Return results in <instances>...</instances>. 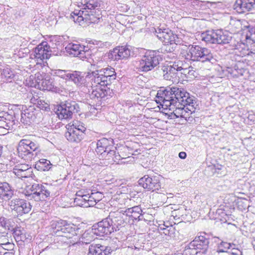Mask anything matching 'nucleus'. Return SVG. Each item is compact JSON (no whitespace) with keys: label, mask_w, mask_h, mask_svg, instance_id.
<instances>
[{"label":"nucleus","mask_w":255,"mask_h":255,"mask_svg":"<svg viewBox=\"0 0 255 255\" xmlns=\"http://www.w3.org/2000/svg\"><path fill=\"white\" fill-rule=\"evenodd\" d=\"M51 187L47 184L45 185L34 183L31 186H27L23 192L26 198L31 201L27 202L22 199H13L11 200L8 205L10 209L16 211L18 214H27L31 210L33 206V201L38 202L44 201L50 196Z\"/></svg>","instance_id":"nucleus-1"},{"label":"nucleus","mask_w":255,"mask_h":255,"mask_svg":"<svg viewBox=\"0 0 255 255\" xmlns=\"http://www.w3.org/2000/svg\"><path fill=\"white\" fill-rule=\"evenodd\" d=\"M50 226L54 233L57 237L63 238V242H67L66 240H71L70 243L74 244L78 241L83 244H90L94 240L95 235L93 228L86 231L81 236L80 228L74 224H69L63 220H53Z\"/></svg>","instance_id":"nucleus-2"},{"label":"nucleus","mask_w":255,"mask_h":255,"mask_svg":"<svg viewBox=\"0 0 255 255\" xmlns=\"http://www.w3.org/2000/svg\"><path fill=\"white\" fill-rule=\"evenodd\" d=\"M180 55L187 60L202 62L213 63L215 60L211 51L199 45H189L183 46L180 50Z\"/></svg>","instance_id":"nucleus-3"},{"label":"nucleus","mask_w":255,"mask_h":255,"mask_svg":"<svg viewBox=\"0 0 255 255\" xmlns=\"http://www.w3.org/2000/svg\"><path fill=\"white\" fill-rule=\"evenodd\" d=\"M82 2V6L80 10H75L71 14V18L75 22L80 23L85 21L88 23H97L100 17L95 16L93 13L92 10L98 6V2L96 0H86Z\"/></svg>","instance_id":"nucleus-4"},{"label":"nucleus","mask_w":255,"mask_h":255,"mask_svg":"<svg viewBox=\"0 0 255 255\" xmlns=\"http://www.w3.org/2000/svg\"><path fill=\"white\" fill-rule=\"evenodd\" d=\"M177 90H178V87H173L158 91L155 97L156 102L164 109H169L174 112L176 101L175 93Z\"/></svg>","instance_id":"nucleus-5"},{"label":"nucleus","mask_w":255,"mask_h":255,"mask_svg":"<svg viewBox=\"0 0 255 255\" xmlns=\"http://www.w3.org/2000/svg\"><path fill=\"white\" fill-rule=\"evenodd\" d=\"M201 38L207 43L218 44H228L232 40V36L227 31L220 29L208 30L203 32Z\"/></svg>","instance_id":"nucleus-6"},{"label":"nucleus","mask_w":255,"mask_h":255,"mask_svg":"<svg viewBox=\"0 0 255 255\" xmlns=\"http://www.w3.org/2000/svg\"><path fill=\"white\" fill-rule=\"evenodd\" d=\"M38 144L27 139H21L17 147L18 155L25 160L31 161L36 156Z\"/></svg>","instance_id":"nucleus-7"},{"label":"nucleus","mask_w":255,"mask_h":255,"mask_svg":"<svg viewBox=\"0 0 255 255\" xmlns=\"http://www.w3.org/2000/svg\"><path fill=\"white\" fill-rule=\"evenodd\" d=\"M161 60L162 57L158 51H147L140 61L139 68L142 71L148 72L156 67Z\"/></svg>","instance_id":"nucleus-8"},{"label":"nucleus","mask_w":255,"mask_h":255,"mask_svg":"<svg viewBox=\"0 0 255 255\" xmlns=\"http://www.w3.org/2000/svg\"><path fill=\"white\" fill-rule=\"evenodd\" d=\"M184 65L183 62L179 60L175 61L172 65H170L166 68V72L163 74L164 79L169 80L173 83H178L179 81V76H181V72L183 66Z\"/></svg>","instance_id":"nucleus-9"},{"label":"nucleus","mask_w":255,"mask_h":255,"mask_svg":"<svg viewBox=\"0 0 255 255\" xmlns=\"http://www.w3.org/2000/svg\"><path fill=\"white\" fill-rule=\"evenodd\" d=\"M51 55L50 46L47 42H42L35 48L33 56L37 64L42 65L44 60L48 59Z\"/></svg>","instance_id":"nucleus-10"},{"label":"nucleus","mask_w":255,"mask_h":255,"mask_svg":"<svg viewBox=\"0 0 255 255\" xmlns=\"http://www.w3.org/2000/svg\"><path fill=\"white\" fill-rule=\"evenodd\" d=\"M77 104L75 102H68L62 104L57 107L56 113L59 119H68L71 118L76 109Z\"/></svg>","instance_id":"nucleus-11"},{"label":"nucleus","mask_w":255,"mask_h":255,"mask_svg":"<svg viewBox=\"0 0 255 255\" xmlns=\"http://www.w3.org/2000/svg\"><path fill=\"white\" fill-rule=\"evenodd\" d=\"M124 211V209H122L115 212H111L107 217L116 231L119 230V227L124 226L125 224L129 223V221L128 220L127 216Z\"/></svg>","instance_id":"nucleus-12"},{"label":"nucleus","mask_w":255,"mask_h":255,"mask_svg":"<svg viewBox=\"0 0 255 255\" xmlns=\"http://www.w3.org/2000/svg\"><path fill=\"white\" fill-rule=\"evenodd\" d=\"M155 33L157 37L164 43V45L177 44V36L174 34L169 28L158 27L155 29Z\"/></svg>","instance_id":"nucleus-13"},{"label":"nucleus","mask_w":255,"mask_h":255,"mask_svg":"<svg viewBox=\"0 0 255 255\" xmlns=\"http://www.w3.org/2000/svg\"><path fill=\"white\" fill-rule=\"evenodd\" d=\"M13 173L16 176L11 181V184H16L22 178H28L32 175V169L27 164H18L13 169Z\"/></svg>","instance_id":"nucleus-14"},{"label":"nucleus","mask_w":255,"mask_h":255,"mask_svg":"<svg viewBox=\"0 0 255 255\" xmlns=\"http://www.w3.org/2000/svg\"><path fill=\"white\" fill-rule=\"evenodd\" d=\"M175 93L176 106L174 111V114L177 117H184L183 113L185 112L182 106L187 99L190 96L189 93L185 91L183 89L178 88Z\"/></svg>","instance_id":"nucleus-15"},{"label":"nucleus","mask_w":255,"mask_h":255,"mask_svg":"<svg viewBox=\"0 0 255 255\" xmlns=\"http://www.w3.org/2000/svg\"><path fill=\"white\" fill-rule=\"evenodd\" d=\"M138 184L143 188L152 192L158 190L161 185L158 176L144 175L138 180Z\"/></svg>","instance_id":"nucleus-16"},{"label":"nucleus","mask_w":255,"mask_h":255,"mask_svg":"<svg viewBox=\"0 0 255 255\" xmlns=\"http://www.w3.org/2000/svg\"><path fill=\"white\" fill-rule=\"evenodd\" d=\"M108 218H106L93 226V230L97 236H103L108 235L114 232L113 225Z\"/></svg>","instance_id":"nucleus-17"},{"label":"nucleus","mask_w":255,"mask_h":255,"mask_svg":"<svg viewBox=\"0 0 255 255\" xmlns=\"http://www.w3.org/2000/svg\"><path fill=\"white\" fill-rule=\"evenodd\" d=\"M102 73V71L98 70L88 74L87 79L88 81L90 80V83L88 82L86 84V87H96L109 85L107 81L105 80V77L103 76Z\"/></svg>","instance_id":"nucleus-18"},{"label":"nucleus","mask_w":255,"mask_h":255,"mask_svg":"<svg viewBox=\"0 0 255 255\" xmlns=\"http://www.w3.org/2000/svg\"><path fill=\"white\" fill-rule=\"evenodd\" d=\"M130 52L127 46L117 47L110 52L109 57L113 60L127 59L130 55Z\"/></svg>","instance_id":"nucleus-19"},{"label":"nucleus","mask_w":255,"mask_h":255,"mask_svg":"<svg viewBox=\"0 0 255 255\" xmlns=\"http://www.w3.org/2000/svg\"><path fill=\"white\" fill-rule=\"evenodd\" d=\"M65 48L67 53L74 57H78L81 59L86 57L85 53L87 51V47L84 45L70 43Z\"/></svg>","instance_id":"nucleus-20"},{"label":"nucleus","mask_w":255,"mask_h":255,"mask_svg":"<svg viewBox=\"0 0 255 255\" xmlns=\"http://www.w3.org/2000/svg\"><path fill=\"white\" fill-rule=\"evenodd\" d=\"M255 7V0H236L234 8L242 13L252 10Z\"/></svg>","instance_id":"nucleus-21"},{"label":"nucleus","mask_w":255,"mask_h":255,"mask_svg":"<svg viewBox=\"0 0 255 255\" xmlns=\"http://www.w3.org/2000/svg\"><path fill=\"white\" fill-rule=\"evenodd\" d=\"M124 212L127 216L128 220L129 221V224L132 223L134 220H141L142 219L141 218L142 211L138 206L126 209Z\"/></svg>","instance_id":"nucleus-22"},{"label":"nucleus","mask_w":255,"mask_h":255,"mask_svg":"<svg viewBox=\"0 0 255 255\" xmlns=\"http://www.w3.org/2000/svg\"><path fill=\"white\" fill-rule=\"evenodd\" d=\"M112 252L110 247L100 244L91 245L88 255H110Z\"/></svg>","instance_id":"nucleus-23"},{"label":"nucleus","mask_w":255,"mask_h":255,"mask_svg":"<svg viewBox=\"0 0 255 255\" xmlns=\"http://www.w3.org/2000/svg\"><path fill=\"white\" fill-rule=\"evenodd\" d=\"M100 159L106 160L108 163L113 164L116 162L119 164V161L121 160V155L119 153H116V148L115 147L112 146V148H110L105 153L100 156Z\"/></svg>","instance_id":"nucleus-24"},{"label":"nucleus","mask_w":255,"mask_h":255,"mask_svg":"<svg viewBox=\"0 0 255 255\" xmlns=\"http://www.w3.org/2000/svg\"><path fill=\"white\" fill-rule=\"evenodd\" d=\"M87 76H84V74L77 71H71L68 81L73 82L77 86H86V83L88 81Z\"/></svg>","instance_id":"nucleus-25"},{"label":"nucleus","mask_w":255,"mask_h":255,"mask_svg":"<svg viewBox=\"0 0 255 255\" xmlns=\"http://www.w3.org/2000/svg\"><path fill=\"white\" fill-rule=\"evenodd\" d=\"M14 194V190L7 182L0 183V199L7 201L12 198Z\"/></svg>","instance_id":"nucleus-26"},{"label":"nucleus","mask_w":255,"mask_h":255,"mask_svg":"<svg viewBox=\"0 0 255 255\" xmlns=\"http://www.w3.org/2000/svg\"><path fill=\"white\" fill-rule=\"evenodd\" d=\"M84 135L85 133H82L81 131L71 128H68L65 133L67 139L72 142H79L83 139Z\"/></svg>","instance_id":"nucleus-27"},{"label":"nucleus","mask_w":255,"mask_h":255,"mask_svg":"<svg viewBox=\"0 0 255 255\" xmlns=\"http://www.w3.org/2000/svg\"><path fill=\"white\" fill-rule=\"evenodd\" d=\"M209 241L208 238L204 236H200L195 239L190 244V247H193L195 249L202 250L205 252L208 247Z\"/></svg>","instance_id":"nucleus-28"},{"label":"nucleus","mask_w":255,"mask_h":255,"mask_svg":"<svg viewBox=\"0 0 255 255\" xmlns=\"http://www.w3.org/2000/svg\"><path fill=\"white\" fill-rule=\"evenodd\" d=\"M111 143L112 141L106 138H103L98 140L96 152L99 155V157L110 148H112L113 145H111Z\"/></svg>","instance_id":"nucleus-29"},{"label":"nucleus","mask_w":255,"mask_h":255,"mask_svg":"<svg viewBox=\"0 0 255 255\" xmlns=\"http://www.w3.org/2000/svg\"><path fill=\"white\" fill-rule=\"evenodd\" d=\"M91 89L89 90V92L91 93L90 96L91 99H103L107 95V92L105 90H103L100 87H88Z\"/></svg>","instance_id":"nucleus-30"},{"label":"nucleus","mask_w":255,"mask_h":255,"mask_svg":"<svg viewBox=\"0 0 255 255\" xmlns=\"http://www.w3.org/2000/svg\"><path fill=\"white\" fill-rule=\"evenodd\" d=\"M44 74V78L41 82H38V87L42 90H52L54 87L52 79L50 76Z\"/></svg>","instance_id":"nucleus-31"},{"label":"nucleus","mask_w":255,"mask_h":255,"mask_svg":"<svg viewBox=\"0 0 255 255\" xmlns=\"http://www.w3.org/2000/svg\"><path fill=\"white\" fill-rule=\"evenodd\" d=\"M102 71V75L106 78L105 80L107 81L108 85H110L112 81L116 79V75L114 69L113 68H106L99 70Z\"/></svg>","instance_id":"nucleus-32"},{"label":"nucleus","mask_w":255,"mask_h":255,"mask_svg":"<svg viewBox=\"0 0 255 255\" xmlns=\"http://www.w3.org/2000/svg\"><path fill=\"white\" fill-rule=\"evenodd\" d=\"M51 165L50 161L41 159L35 164V168L38 170L48 171L51 168Z\"/></svg>","instance_id":"nucleus-33"},{"label":"nucleus","mask_w":255,"mask_h":255,"mask_svg":"<svg viewBox=\"0 0 255 255\" xmlns=\"http://www.w3.org/2000/svg\"><path fill=\"white\" fill-rule=\"evenodd\" d=\"M235 245L234 244H230L227 242H222L218 246L217 252L218 253H225L226 255H227V253H230L228 250L230 249L233 250L235 249Z\"/></svg>","instance_id":"nucleus-34"},{"label":"nucleus","mask_w":255,"mask_h":255,"mask_svg":"<svg viewBox=\"0 0 255 255\" xmlns=\"http://www.w3.org/2000/svg\"><path fill=\"white\" fill-rule=\"evenodd\" d=\"M31 102L36 105V106L41 110L46 111L50 110L49 105L44 100L40 99L39 97L37 99L32 97L31 99Z\"/></svg>","instance_id":"nucleus-35"},{"label":"nucleus","mask_w":255,"mask_h":255,"mask_svg":"<svg viewBox=\"0 0 255 255\" xmlns=\"http://www.w3.org/2000/svg\"><path fill=\"white\" fill-rule=\"evenodd\" d=\"M184 104L182 106V108L184 109L186 107V109L193 113L195 112L196 109V107L197 106L196 104V101L194 99L193 97L190 96L185 102H184Z\"/></svg>","instance_id":"nucleus-36"},{"label":"nucleus","mask_w":255,"mask_h":255,"mask_svg":"<svg viewBox=\"0 0 255 255\" xmlns=\"http://www.w3.org/2000/svg\"><path fill=\"white\" fill-rule=\"evenodd\" d=\"M196 72L192 68L191 69H189L184 68V66H183V69H182L181 72V76L182 74L184 75V76L182 77V79L186 78V80H189L195 78L196 77Z\"/></svg>","instance_id":"nucleus-37"},{"label":"nucleus","mask_w":255,"mask_h":255,"mask_svg":"<svg viewBox=\"0 0 255 255\" xmlns=\"http://www.w3.org/2000/svg\"><path fill=\"white\" fill-rule=\"evenodd\" d=\"M227 71L233 77H238L244 75L245 70L243 68L239 69L238 66L235 65L234 68L228 67Z\"/></svg>","instance_id":"nucleus-38"},{"label":"nucleus","mask_w":255,"mask_h":255,"mask_svg":"<svg viewBox=\"0 0 255 255\" xmlns=\"http://www.w3.org/2000/svg\"><path fill=\"white\" fill-rule=\"evenodd\" d=\"M70 72V71L68 70L58 69L55 71V74L57 76H58L66 81H68Z\"/></svg>","instance_id":"nucleus-39"},{"label":"nucleus","mask_w":255,"mask_h":255,"mask_svg":"<svg viewBox=\"0 0 255 255\" xmlns=\"http://www.w3.org/2000/svg\"><path fill=\"white\" fill-rule=\"evenodd\" d=\"M70 128H73L75 130H78L79 131H81L82 133H84L86 129L84 125L78 121L74 122L72 125L70 126Z\"/></svg>","instance_id":"nucleus-40"},{"label":"nucleus","mask_w":255,"mask_h":255,"mask_svg":"<svg viewBox=\"0 0 255 255\" xmlns=\"http://www.w3.org/2000/svg\"><path fill=\"white\" fill-rule=\"evenodd\" d=\"M2 75L6 78L7 80L12 79L14 76V72L8 68H5L3 70Z\"/></svg>","instance_id":"nucleus-41"},{"label":"nucleus","mask_w":255,"mask_h":255,"mask_svg":"<svg viewBox=\"0 0 255 255\" xmlns=\"http://www.w3.org/2000/svg\"><path fill=\"white\" fill-rule=\"evenodd\" d=\"M13 234L14 238L19 240H21L24 237L22 231L19 228L14 229Z\"/></svg>","instance_id":"nucleus-42"},{"label":"nucleus","mask_w":255,"mask_h":255,"mask_svg":"<svg viewBox=\"0 0 255 255\" xmlns=\"http://www.w3.org/2000/svg\"><path fill=\"white\" fill-rule=\"evenodd\" d=\"M0 226L5 229H9V220L4 217L0 218Z\"/></svg>","instance_id":"nucleus-43"},{"label":"nucleus","mask_w":255,"mask_h":255,"mask_svg":"<svg viewBox=\"0 0 255 255\" xmlns=\"http://www.w3.org/2000/svg\"><path fill=\"white\" fill-rule=\"evenodd\" d=\"M89 198V199L88 200V202L84 205V208L94 206L97 203V201L95 200L94 197H92V194L91 195H90Z\"/></svg>","instance_id":"nucleus-44"},{"label":"nucleus","mask_w":255,"mask_h":255,"mask_svg":"<svg viewBox=\"0 0 255 255\" xmlns=\"http://www.w3.org/2000/svg\"><path fill=\"white\" fill-rule=\"evenodd\" d=\"M8 242L7 234H2L0 233V246H2L4 244L8 243Z\"/></svg>","instance_id":"nucleus-45"},{"label":"nucleus","mask_w":255,"mask_h":255,"mask_svg":"<svg viewBox=\"0 0 255 255\" xmlns=\"http://www.w3.org/2000/svg\"><path fill=\"white\" fill-rule=\"evenodd\" d=\"M91 194L97 202L101 201L103 197V194L100 192H92Z\"/></svg>","instance_id":"nucleus-46"},{"label":"nucleus","mask_w":255,"mask_h":255,"mask_svg":"<svg viewBox=\"0 0 255 255\" xmlns=\"http://www.w3.org/2000/svg\"><path fill=\"white\" fill-rule=\"evenodd\" d=\"M74 203L76 205L83 207H84V205L87 203L86 201H84L83 198L82 199L81 198H75Z\"/></svg>","instance_id":"nucleus-47"},{"label":"nucleus","mask_w":255,"mask_h":255,"mask_svg":"<svg viewBox=\"0 0 255 255\" xmlns=\"http://www.w3.org/2000/svg\"><path fill=\"white\" fill-rule=\"evenodd\" d=\"M2 249H3L5 251H9L11 250L14 247V245L11 244L9 242L8 243L4 244L2 245Z\"/></svg>","instance_id":"nucleus-48"},{"label":"nucleus","mask_w":255,"mask_h":255,"mask_svg":"<svg viewBox=\"0 0 255 255\" xmlns=\"http://www.w3.org/2000/svg\"><path fill=\"white\" fill-rule=\"evenodd\" d=\"M35 82L38 85V82H41L40 81H42L43 78H44V75L43 76L40 73H37L35 74Z\"/></svg>","instance_id":"nucleus-49"},{"label":"nucleus","mask_w":255,"mask_h":255,"mask_svg":"<svg viewBox=\"0 0 255 255\" xmlns=\"http://www.w3.org/2000/svg\"><path fill=\"white\" fill-rule=\"evenodd\" d=\"M175 45L176 44H175ZM173 45H174V44H173L172 45H170V44L165 45L164 49L166 52L171 53L174 50V47Z\"/></svg>","instance_id":"nucleus-50"},{"label":"nucleus","mask_w":255,"mask_h":255,"mask_svg":"<svg viewBox=\"0 0 255 255\" xmlns=\"http://www.w3.org/2000/svg\"><path fill=\"white\" fill-rule=\"evenodd\" d=\"M168 232H169V235H168V236L170 237H172L174 236V234L175 233V228L173 227V226H170L169 228H168Z\"/></svg>","instance_id":"nucleus-51"},{"label":"nucleus","mask_w":255,"mask_h":255,"mask_svg":"<svg viewBox=\"0 0 255 255\" xmlns=\"http://www.w3.org/2000/svg\"><path fill=\"white\" fill-rule=\"evenodd\" d=\"M168 228H164V227H162V226L159 227V230L160 231H162L163 233L167 236H168V235H169V232L168 231Z\"/></svg>","instance_id":"nucleus-52"},{"label":"nucleus","mask_w":255,"mask_h":255,"mask_svg":"<svg viewBox=\"0 0 255 255\" xmlns=\"http://www.w3.org/2000/svg\"><path fill=\"white\" fill-rule=\"evenodd\" d=\"M84 195L82 191H79L76 193L75 198H81L82 199Z\"/></svg>","instance_id":"nucleus-53"},{"label":"nucleus","mask_w":255,"mask_h":255,"mask_svg":"<svg viewBox=\"0 0 255 255\" xmlns=\"http://www.w3.org/2000/svg\"><path fill=\"white\" fill-rule=\"evenodd\" d=\"M179 157L181 158V159H185L186 157V153L185 152H183V151H182V152H180L179 153Z\"/></svg>","instance_id":"nucleus-54"},{"label":"nucleus","mask_w":255,"mask_h":255,"mask_svg":"<svg viewBox=\"0 0 255 255\" xmlns=\"http://www.w3.org/2000/svg\"><path fill=\"white\" fill-rule=\"evenodd\" d=\"M205 1H200L197 0H193V2L191 3V4L193 6L198 5L200 2H204Z\"/></svg>","instance_id":"nucleus-55"},{"label":"nucleus","mask_w":255,"mask_h":255,"mask_svg":"<svg viewBox=\"0 0 255 255\" xmlns=\"http://www.w3.org/2000/svg\"><path fill=\"white\" fill-rule=\"evenodd\" d=\"M172 225H170V223L168 222H164L163 225H161L160 226H162V227L164 228H169L170 226H172Z\"/></svg>","instance_id":"nucleus-56"},{"label":"nucleus","mask_w":255,"mask_h":255,"mask_svg":"<svg viewBox=\"0 0 255 255\" xmlns=\"http://www.w3.org/2000/svg\"><path fill=\"white\" fill-rule=\"evenodd\" d=\"M6 251H5L3 249H2V246H0V255H3L5 253Z\"/></svg>","instance_id":"nucleus-57"},{"label":"nucleus","mask_w":255,"mask_h":255,"mask_svg":"<svg viewBox=\"0 0 255 255\" xmlns=\"http://www.w3.org/2000/svg\"><path fill=\"white\" fill-rule=\"evenodd\" d=\"M89 197H90V196L89 195L85 194L83 197V200H84V201L88 202V200L89 199Z\"/></svg>","instance_id":"nucleus-58"},{"label":"nucleus","mask_w":255,"mask_h":255,"mask_svg":"<svg viewBox=\"0 0 255 255\" xmlns=\"http://www.w3.org/2000/svg\"><path fill=\"white\" fill-rule=\"evenodd\" d=\"M3 255H14V253L11 251H6Z\"/></svg>","instance_id":"nucleus-59"},{"label":"nucleus","mask_w":255,"mask_h":255,"mask_svg":"<svg viewBox=\"0 0 255 255\" xmlns=\"http://www.w3.org/2000/svg\"><path fill=\"white\" fill-rule=\"evenodd\" d=\"M127 158H122V160H124L123 161H122L121 163H128V162H129L128 160H127Z\"/></svg>","instance_id":"nucleus-60"},{"label":"nucleus","mask_w":255,"mask_h":255,"mask_svg":"<svg viewBox=\"0 0 255 255\" xmlns=\"http://www.w3.org/2000/svg\"><path fill=\"white\" fill-rule=\"evenodd\" d=\"M227 255H238V253H235V252H233V253H227Z\"/></svg>","instance_id":"nucleus-61"},{"label":"nucleus","mask_w":255,"mask_h":255,"mask_svg":"<svg viewBox=\"0 0 255 255\" xmlns=\"http://www.w3.org/2000/svg\"><path fill=\"white\" fill-rule=\"evenodd\" d=\"M222 221L224 222H227V220L225 219V221L223 220H221Z\"/></svg>","instance_id":"nucleus-62"},{"label":"nucleus","mask_w":255,"mask_h":255,"mask_svg":"<svg viewBox=\"0 0 255 255\" xmlns=\"http://www.w3.org/2000/svg\"><path fill=\"white\" fill-rule=\"evenodd\" d=\"M249 38V35H247V38L248 39Z\"/></svg>","instance_id":"nucleus-63"},{"label":"nucleus","mask_w":255,"mask_h":255,"mask_svg":"<svg viewBox=\"0 0 255 255\" xmlns=\"http://www.w3.org/2000/svg\"><path fill=\"white\" fill-rule=\"evenodd\" d=\"M207 3H211V2H209V1H207L206 2Z\"/></svg>","instance_id":"nucleus-64"}]
</instances>
